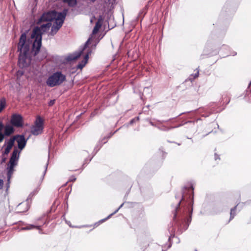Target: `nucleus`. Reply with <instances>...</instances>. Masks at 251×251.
<instances>
[{
  "mask_svg": "<svg viewBox=\"0 0 251 251\" xmlns=\"http://www.w3.org/2000/svg\"><path fill=\"white\" fill-rule=\"evenodd\" d=\"M215 159H217L216 155H215Z\"/></svg>",
  "mask_w": 251,
  "mask_h": 251,
  "instance_id": "c756f323",
  "label": "nucleus"
},
{
  "mask_svg": "<svg viewBox=\"0 0 251 251\" xmlns=\"http://www.w3.org/2000/svg\"><path fill=\"white\" fill-rule=\"evenodd\" d=\"M63 1L68 3L70 6H74L76 4V0H63Z\"/></svg>",
  "mask_w": 251,
  "mask_h": 251,
  "instance_id": "f3484780",
  "label": "nucleus"
},
{
  "mask_svg": "<svg viewBox=\"0 0 251 251\" xmlns=\"http://www.w3.org/2000/svg\"><path fill=\"white\" fill-rule=\"evenodd\" d=\"M55 103V100H50V101L49 102V105L51 106L52 105H53Z\"/></svg>",
  "mask_w": 251,
  "mask_h": 251,
  "instance_id": "412c9836",
  "label": "nucleus"
},
{
  "mask_svg": "<svg viewBox=\"0 0 251 251\" xmlns=\"http://www.w3.org/2000/svg\"><path fill=\"white\" fill-rule=\"evenodd\" d=\"M6 160V157L2 156V158L1 159V164L5 163Z\"/></svg>",
  "mask_w": 251,
  "mask_h": 251,
  "instance_id": "4be33fe9",
  "label": "nucleus"
},
{
  "mask_svg": "<svg viewBox=\"0 0 251 251\" xmlns=\"http://www.w3.org/2000/svg\"><path fill=\"white\" fill-rule=\"evenodd\" d=\"M59 17H58V23L55 22V25L51 27L50 34L54 35L56 33L59 29L62 26V25L64 22L65 19V16H62L61 14L59 15Z\"/></svg>",
  "mask_w": 251,
  "mask_h": 251,
  "instance_id": "6e6552de",
  "label": "nucleus"
},
{
  "mask_svg": "<svg viewBox=\"0 0 251 251\" xmlns=\"http://www.w3.org/2000/svg\"><path fill=\"white\" fill-rule=\"evenodd\" d=\"M17 137H18V139L17 141L18 143V148L20 150H23L26 145V140L25 139V138L23 135L17 136Z\"/></svg>",
  "mask_w": 251,
  "mask_h": 251,
  "instance_id": "f8f14e48",
  "label": "nucleus"
},
{
  "mask_svg": "<svg viewBox=\"0 0 251 251\" xmlns=\"http://www.w3.org/2000/svg\"><path fill=\"white\" fill-rule=\"evenodd\" d=\"M199 75V72H197V73L195 74L194 77L196 78Z\"/></svg>",
  "mask_w": 251,
  "mask_h": 251,
  "instance_id": "a878e982",
  "label": "nucleus"
},
{
  "mask_svg": "<svg viewBox=\"0 0 251 251\" xmlns=\"http://www.w3.org/2000/svg\"><path fill=\"white\" fill-rule=\"evenodd\" d=\"M44 128V120L40 116H38L34 123V125L31 128V132L34 135L41 134Z\"/></svg>",
  "mask_w": 251,
  "mask_h": 251,
  "instance_id": "423d86ee",
  "label": "nucleus"
},
{
  "mask_svg": "<svg viewBox=\"0 0 251 251\" xmlns=\"http://www.w3.org/2000/svg\"><path fill=\"white\" fill-rule=\"evenodd\" d=\"M60 14L65 16V14L61 12L58 13L54 10L45 13L39 19L37 24H40L43 22H50L53 20H55L56 22L58 23V17H60Z\"/></svg>",
  "mask_w": 251,
  "mask_h": 251,
  "instance_id": "20e7f679",
  "label": "nucleus"
},
{
  "mask_svg": "<svg viewBox=\"0 0 251 251\" xmlns=\"http://www.w3.org/2000/svg\"><path fill=\"white\" fill-rule=\"evenodd\" d=\"M10 123L14 126L22 127L24 125L23 118L20 114H13L11 116Z\"/></svg>",
  "mask_w": 251,
  "mask_h": 251,
  "instance_id": "0eeeda50",
  "label": "nucleus"
},
{
  "mask_svg": "<svg viewBox=\"0 0 251 251\" xmlns=\"http://www.w3.org/2000/svg\"><path fill=\"white\" fill-rule=\"evenodd\" d=\"M235 208H236V207H234V208L231 209L230 219H232L234 217V216L235 215L234 211H235Z\"/></svg>",
  "mask_w": 251,
  "mask_h": 251,
  "instance_id": "6ab92c4d",
  "label": "nucleus"
},
{
  "mask_svg": "<svg viewBox=\"0 0 251 251\" xmlns=\"http://www.w3.org/2000/svg\"><path fill=\"white\" fill-rule=\"evenodd\" d=\"M108 138L107 137L106 139H105L104 138L102 140V142H103V143H105L106 142H107L108 141Z\"/></svg>",
  "mask_w": 251,
  "mask_h": 251,
  "instance_id": "393cba45",
  "label": "nucleus"
},
{
  "mask_svg": "<svg viewBox=\"0 0 251 251\" xmlns=\"http://www.w3.org/2000/svg\"><path fill=\"white\" fill-rule=\"evenodd\" d=\"M92 51L89 49L86 54H85L84 59L82 61L81 63L79 64L77 66V68L79 69L83 68L85 65L87 64L89 58V55L91 53Z\"/></svg>",
  "mask_w": 251,
  "mask_h": 251,
  "instance_id": "ddd939ff",
  "label": "nucleus"
},
{
  "mask_svg": "<svg viewBox=\"0 0 251 251\" xmlns=\"http://www.w3.org/2000/svg\"><path fill=\"white\" fill-rule=\"evenodd\" d=\"M82 51L83 50H81L79 52L70 54L67 57V60L69 61H73L77 59L81 56Z\"/></svg>",
  "mask_w": 251,
  "mask_h": 251,
  "instance_id": "2eb2a0df",
  "label": "nucleus"
},
{
  "mask_svg": "<svg viewBox=\"0 0 251 251\" xmlns=\"http://www.w3.org/2000/svg\"><path fill=\"white\" fill-rule=\"evenodd\" d=\"M26 34L23 33L20 38L18 47V50L20 51L18 64L19 66L22 68L26 67L29 64V61H27V55L30 46L28 43H26Z\"/></svg>",
  "mask_w": 251,
  "mask_h": 251,
  "instance_id": "f03ea898",
  "label": "nucleus"
},
{
  "mask_svg": "<svg viewBox=\"0 0 251 251\" xmlns=\"http://www.w3.org/2000/svg\"><path fill=\"white\" fill-rule=\"evenodd\" d=\"M5 106V101H0V113L1 112V111L4 108Z\"/></svg>",
  "mask_w": 251,
  "mask_h": 251,
  "instance_id": "a211bd4d",
  "label": "nucleus"
},
{
  "mask_svg": "<svg viewBox=\"0 0 251 251\" xmlns=\"http://www.w3.org/2000/svg\"><path fill=\"white\" fill-rule=\"evenodd\" d=\"M4 124L2 122L0 121V143H1L4 139V136H5L3 133L1 132V131L3 129Z\"/></svg>",
  "mask_w": 251,
  "mask_h": 251,
  "instance_id": "dca6fc26",
  "label": "nucleus"
},
{
  "mask_svg": "<svg viewBox=\"0 0 251 251\" xmlns=\"http://www.w3.org/2000/svg\"><path fill=\"white\" fill-rule=\"evenodd\" d=\"M3 185V181L2 179H0V190L2 189Z\"/></svg>",
  "mask_w": 251,
  "mask_h": 251,
  "instance_id": "5701e85b",
  "label": "nucleus"
},
{
  "mask_svg": "<svg viewBox=\"0 0 251 251\" xmlns=\"http://www.w3.org/2000/svg\"><path fill=\"white\" fill-rule=\"evenodd\" d=\"M29 203L28 200L19 203L16 208L17 213H23L27 211L29 208Z\"/></svg>",
  "mask_w": 251,
  "mask_h": 251,
  "instance_id": "9d476101",
  "label": "nucleus"
},
{
  "mask_svg": "<svg viewBox=\"0 0 251 251\" xmlns=\"http://www.w3.org/2000/svg\"><path fill=\"white\" fill-rule=\"evenodd\" d=\"M13 126L10 125H6L5 126H4V129L3 134L7 136H10L12 134H13L14 132V129Z\"/></svg>",
  "mask_w": 251,
  "mask_h": 251,
  "instance_id": "4468645a",
  "label": "nucleus"
},
{
  "mask_svg": "<svg viewBox=\"0 0 251 251\" xmlns=\"http://www.w3.org/2000/svg\"><path fill=\"white\" fill-rule=\"evenodd\" d=\"M180 204V201L178 203V204L177 205V207H176V209L179 208Z\"/></svg>",
  "mask_w": 251,
  "mask_h": 251,
  "instance_id": "bb28decb",
  "label": "nucleus"
},
{
  "mask_svg": "<svg viewBox=\"0 0 251 251\" xmlns=\"http://www.w3.org/2000/svg\"><path fill=\"white\" fill-rule=\"evenodd\" d=\"M51 24L49 22L46 24H43L40 27L36 26L33 29L31 35V38L34 39L32 45V51L35 56L39 52L42 45V35L48 30L51 26Z\"/></svg>",
  "mask_w": 251,
  "mask_h": 251,
  "instance_id": "f257e3e1",
  "label": "nucleus"
},
{
  "mask_svg": "<svg viewBox=\"0 0 251 251\" xmlns=\"http://www.w3.org/2000/svg\"><path fill=\"white\" fill-rule=\"evenodd\" d=\"M93 22L92 19L91 20V22L92 23Z\"/></svg>",
  "mask_w": 251,
  "mask_h": 251,
  "instance_id": "7c9ffc66",
  "label": "nucleus"
},
{
  "mask_svg": "<svg viewBox=\"0 0 251 251\" xmlns=\"http://www.w3.org/2000/svg\"><path fill=\"white\" fill-rule=\"evenodd\" d=\"M251 85V82L249 84V86Z\"/></svg>",
  "mask_w": 251,
  "mask_h": 251,
  "instance_id": "c85d7f7f",
  "label": "nucleus"
},
{
  "mask_svg": "<svg viewBox=\"0 0 251 251\" xmlns=\"http://www.w3.org/2000/svg\"><path fill=\"white\" fill-rule=\"evenodd\" d=\"M133 121H134V120H133H133H132L130 121V123H131H131H132L133 122Z\"/></svg>",
  "mask_w": 251,
  "mask_h": 251,
  "instance_id": "cd10ccee",
  "label": "nucleus"
},
{
  "mask_svg": "<svg viewBox=\"0 0 251 251\" xmlns=\"http://www.w3.org/2000/svg\"><path fill=\"white\" fill-rule=\"evenodd\" d=\"M90 40V39H89V40H88L86 42V43H85V46H84V48H83V50H85V49L87 47V45H88V43H89V42Z\"/></svg>",
  "mask_w": 251,
  "mask_h": 251,
  "instance_id": "b1692460",
  "label": "nucleus"
},
{
  "mask_svg": "<svg viewBox=\"0 0 251 251\" xmlns=\"http://www.w3.org/2000/svg\"><path fill=\"white\" fill-rule=\"evenodd\" d=\"M18 153V151L17 149H14L12 153L7 167V176L9 178L13 174L14 170V168L17 164V161L19 159Z\"/></svg>",
  "mask_w": 251,
  "mask_h": 251,
  "instance_id": "39448f33",
  "label": "nucleus"
},
{
  "mask_svg": "<svg viewBox=\"0 0 251 251\" xmlns=\"http://www.w3.org/2000/svg\"><path fill=\"white\" fill-rule=\"evenodd\" d=\"M109 218H110V215H109L106 218L100 220L99 221V222L102 223L104 222V221H105L106 220H107V219H108Z\"/></svg>",
  "mask_w": 251,
  "mask_h": 251,
  "instance_id": "aec40b11",
  "label": "nucleus"
},
{
  "mask_svg": "<svg viewBox=\"0 0 251 251\" xmlns=\"http://www.w3.org/2000/svg\"><path fill=\"white\" fill-rule=\"evenodd\" d=\"M16 138V136H14L13 137L11 138L9 140L7 143L6 147L4 151L2 152V156L7 155L9 153L10 150H11L12 148L14 145L15 140Z\"/></svg>",
  "mask_w": 251,
  "mask_h": 251,
  "instance_id": "9b49d317",
  "label": "nucleus"
},
{
  "mask_svg": "<svg viewBox=\"0 0 251 251\" xmlns=\"http://www.w3.org/2000/svg\"><path fill=\"white\" fill-rule=\"evenodd\" d=\"M105 22H107V24H108V21L105 20V16L103 15L100 16L98 20V21L96 23V25L93 30L92 35L96 34L99 32L101 26Z\"/></svg>",
  "mask_w": 251,
  "mask_h": 251,
  "instance_id": "1a4fd4ad",
  "label": "nucleus"
},
{
  "mask_svg": "<svg viewBox=\"0 0 251 251\" xmlns=\"http://www.w3.org/2000/svg\"><path fill=\"white\" fill-rule=\"evenodd\" d=\"M66 80V76L60 72L53 73L48 78L46 83L50 87H52L61 84Z\"/></svg>",
  "mask_w": 251,
  "mask_h": 251,
  "instance_id": "7ed1b4c3",
  "label": "nucleus"
}]
</instances>
